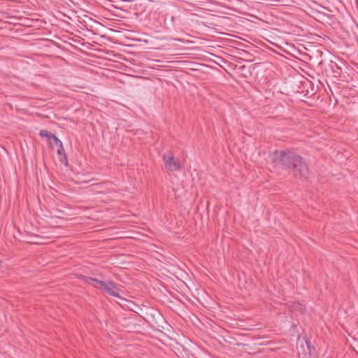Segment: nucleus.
Returning <instances> with one entry per match:
<instances>
[{"label": "nucleus", "mask_w": 358, "mask_h": 358, "mask_svg": "<svg viewBox=\"0 0 358 358\" xmlns=\"http://www.w3.org/2000/svg\"><path fill=\"white\" fill-rule=\"evenodd\" d=\"M272 160L276 166L292 169L294 175L301 180H306L309 174L308 165L303 158L290 150H275L272 153Z\"/></svg>", "instance_id": "nucleus-1"}, {"label": "nucleus", "mask_w": 358, "mask_h": 358, "mask_svg": "<svg viewBox=\"0 0 358 358\" xmlns=\"http://www.w3.org/2000/svg\"><path fill=\"white\" fill-rule=\"evenodd\" d=\"M95 288L103 289L107 294L114 297H120L121 290L119 289L117 285L112 280L108 281H100L99 285H94Z\"/></svg>", "instance_id": "nucleus-2"}, {"label": "nucleus", "mask_w": 358, "mask_h": 358, "mask_svg": "<svg viewBox=\"0 0 358 358\" xmlns=\"http://www.w3.org/2000/svg\"><path fill=\"white\" fill-rule=\"evenodd\" d=\"M162 159L166 169L169 171L175 172L181 169L179 159H175L173 154L171 152L164 153L162 155Z\"/></svg>", "instance_id": "nucleus-3"}, {"label": "nucleus", "mask_w": 358, "mask_h": 358, "mask_svg": "<svg viewBox=\"0 0 358 358\" xmlns=\"http://www.w3.org/2000/svg\"><path fill=\"white\" fill-rule=\"evenodd\" d=\"M57 152L59 155V159L61 163L66 166L68 165V159L64 148L63 147V144L62 145L58 146Z\"/></svg>", "instance_id": "nucleus-4"}, {"label": "nucleus", "mask_w": 358, "mask_h": 358, "mask_svg": "<svg viewBox=\"0 0 358 358\" xmlns=\"http://www.w3.org/2000/svg\"><path fill=\"white\" fill-rule=\"evenodd\" d=\"M39 135L41 138H45L49 145L52 146L51 138H52V136L54 135L53 134L48 131V130L42 129L40 131Z\"/></svg>", "instance_id": "nucleus-5"}, {"label": "nucleus", "mask_w": 358, "mask_h": 358, "mask_svg": "<svg viewBox=\"0 0 358 358\" xmlns=\"http://www.w3.org/2000/svg\"><path fill=\"white\" fill-rule=\"evenodd\" d=\"M80 278L83 279L85 283H87L88 285H91L94 287V285H99V282L101 281L99 280L93 278L92 277H87V276H84V275H81Z\"/></svg>", "instance_id": "nucleus-6"}, {"label": "nucleus", "mask_w": 358, "mask_h": 358, "mask_svg": "<svg viewBox=\"0 0 358 358\" xmlns=\"http://www.w3.org/2000/svg\"><path fill=\"white\" fill-rule=\"evenodd\" d=\"M292 311H299L301 313L305 310V306L299 302H292L289 306Z\"/></svg>", "instance_id": "nucleus-7"}, {"label": "nucleus", "mask_w": 358, "mask_h": 358, "mask_svg": "<svg viewBox=\"0 0 358 358\" xmlns=\"http://www.w3.org/2000/svg\"><path fill=\"white\" fill-rule=\"evenodd\" d=\"M51 141H52V146H50L51 148H53V145H55L57 147L62 145V142L55 134L52 136Z\"/></svg>", "instance_id": "nucleus-8"}]
</instances>
